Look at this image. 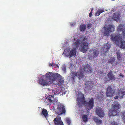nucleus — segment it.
<instances>
[{"instance_id": "nucleus-1", "label": "nucleus", "mask_w": 125, "mask_h": 125, "mask_svg": "<svg viewBox=\"0 0 125 125\" xmlns=\"http://www.w3.org/2000/svg\"><path fill=\"white\" fill-rule=\"evenodd\" d=\"M81 97L77 98V100L79 107L83 106L84 105L86 109L87 110H91L94 105V99L93 98H88V100L85 101L84 99V95L81 93H79Z\"/></svg>"}, {"instance_id": "nucleus-2", "label": "nucleus", "mask_w": 125, "mask_h": 125, "mask_svg": "<svg viewBox=\"0 0 125 125\" xmlns=\"http://www.w3.org/2000/svg\"><path fill=\"white\" fill-rule=\"evenodd\" d=\"M112 40L117 45H120V48H125V41H122V36L120 34H113L111 35Z\"/></svg>"}, {"instance_id": "nucleus-3", "label": "nucleus", "mask_w": 125, "mask_h": 125, "mask_svg": "<svg viewBox=\"0 0 125 125\" xmlns=\"http://www.w3.org/2000/svg\"><path fill=\"white\" fill-rule=\"evenodd\" d=\"M87 38L84 37L82 42V43L79 48L80 50L83 53L85 52L88 48L89 44L87 42Z\"/></svg>"}, {"instance_id": "nucleus-4", "label": "nucleus", "mask_w": 125, "mask_h": 125, "mask_svg": "<svg viewBox=\"0 0 125 125\" xmlns=\"http://www.w3.org/2000/svg\"><path fill=\"white\" fill-rule=\"evenodd\" d=\"M71 76L72 79L74 80L76 77H77L80 80H83L84 77V74L83 71L80 70L77 72H74L72 73Z\"/></svg>"}, {"instance_id": "nucleus-5", "label": "nucleus", "mask_w": 125, "mask_h": 125, "mask_svg": "<svg viewBox=\"0 0 125 125\" xmlns=\"http://www.w3.org/2000/svg\"><path fill=\"white\" fill-rule=\"evenodd\" d=\"M98 50L94 48L90 51V53L88 55L89 58L90 60H92L94 58L97 57L99 54Z\"/></svg>"}, {"instance_id": "nucleus-6", "label": "nucleus", "mask_w": 125, "mask_h": 125, "mask_svg": "<svg viewBox=\"0 0 125 125\" xmlns=\"http://www.w3.org/2000/svg\"><path fill=\"white\" fill-rule=\"evenodd\" d=\"M114 28L112 25H108L104 26V35L106 36H109L110 32H113L114 31Z\"/></svg>"}, {"instance_id": "nucleus-7", "label": "nucleus", "mask_w": 125, "mask_h": 125, "mask_svg": "<svg viewBox=\"0 0 125 125\" xmlns=\"http://www.w3.org/2000/svg\"><path fill=\"white\" fill-rule=\"evenodd\" d=\"M57 113L59 115L65 113L66 112L64 106L62 104L59 103L57 106Z\"/></svg>"}, {"instance_id": "nucleus-8", "label": "nucleus", "mask_w": 125, "mask_h": 125, "mask_svg": "<svg viewBox=\"0 0 125 125\" xmlns=\"http://www.w3.org/2000/svg\"><path fill=\"white\" fill-rule=\"evenodd\" d=\"M120 17V12L118 11L113 14L112 19L117 22H119Z\"/></svg>"}, {"instance_id": "nucleus-9", "label": "nucleus", "mask_w": 125, "mask_h": 125, "mask_svg": "<svg viewBox=\"0 0 125 125\" xmlns=\"http://www.w3.org/2000/svg\"><path fill=\"white\" fill-rule=\"evenodd\" d=\"M114 90L111 88L110 85L108 86L107 89L106 95L108 97H112L114 94Z\"/></svg>"}, {"instance_id": "nucleus-10", "label": "nucleus", "mask_w": 125, "mask_h": 125, "mask_svg": "<svg viewBox=\"0 0 125 125\" xmlns=\"http://www.w3.org/2000/svg\"><path fill=\"white\" fill-rule=\"evenodd\" d=\"M45 77V76L44 75L40 78L39 80V83L43 86L49 85V82L44 78Z\"/></svg>"}, {"instance_id": "nucleus-11", "label": "nucleus", "mask_w": 125, "mask_h": 125, "mask_svg": "<svg viewBox=\"0 0 125 125\" xmlns=\"http://www.w3.org/2000/svg\"><path fill=\"white\" fill-rule=\"evenodd\" d=\"M95 112L96 114L100 117H104V113L102 109L99 107H97L96 108Z\"/></svg>"}, {"instance_id": "nucleus-12", "label": "nucleus", "mask_w": 125, "mask_h": 125, "mask_svg": "<svg viewBox=\"0 0 125 125\" xmlns=\"http://www.w3.org/2000/svg\"><path fill=\"white\" fill-rule=\"evenodd\" d=\"M92 81H86L84 83L85 87L87 89L89 90L94 86V84Z\"/></svg>"}, {"instance_id": "nucleus-13", "label": "nucleus", "mask_w": 125, "mask_h": 125, "mask_svg": "<svg viewBox=\"0 0 125 125\" xmlns=\"http://www.w3.org/2000/svg\"><path fill=\"white\" fill-rule=\"evenodd\" d=\"M110 46L108 43L105 44L104 47L102 48L101 53L105 54L106 52H108V50L110 49Z\"/></svg>"}, {"instance_id": "nucleus-14", "label": "nucleus", "mask_w": 125, "mask_h": 125, "mask_svg": "<svg viewBox=\"0 0 125 125\" xmlns=\"http://www.w3.org/2000/svg\"><path fill=\"white\" fill-rule=\"evenodd\" d=\"M112 109L117 112L118 110L120 108L121 106L119 103L117 102L114 101L112 104Z\"/></svg>"}, {"instance_id": "nucleus-15", "label": "nucleus", "mask_w": 125, "mask_h": 125, "mask_svg": "<svg viewBox=\"0 0 125 125\" xmlns=\"http://www.w3.org/2000/svg\"><path fill=\"white\" fill-rule=\"evenodd\" d=\"M55 73H52L51 72H48L44 75L45 77L50 80L52 81H54Z\"/></svg>"}, {"instance_id": "nucleus-16", "label": "nucleus", "mask_w": 125, "mask_h": 125, "mask_svg": "<svg viewBox=\"0 0 125 125\" xmlns=\"http://www.w3.org/2000/svg\"><path fill=\"white\" fill-rule=\"evenodd\" d=\"M108 63L112 64V66H115L119 64L118 61H115L114 57H111L108 61Z\"/></svg>"}, {"instance_id": "nucleus-17", "label": "nucleus", "mask_w": 125, "mask_h": 125, "mask_svg": "<svg viewBox=\"0 0 125 125\" xmlns=\"http://www.w3.org/2000/svg\"><path fill=\"white\" fill-rule=\"evenodd\" d=\"M54 121L55 125H63V123L61 121V118L60 117L55 118Z\"/></svg>"}, {"instance_id": "nucleus-18", "label": "nucleus", "mask_w": 125, "mask_h": 125, "mask_svg": "<svg viewBox=\"0 0 125 125\" xmlns=\"http://www.w3.org/2000/svg\"><path fill=\"white\" fill-rule=\"evenodd\" d=\"M83 68L84 70L87 73H90L92 72V69L89 64L85 65L83 67Z\"/></svg>"}, {"instance_id": "nucleus-19", "label": "nucleus", "mask_w": 125, "mask_h": 125, "mask_svg": "<svg viewBox=\"0 0 125 125\" xmlns=\"http://www.w3.org/2000/svg\"><path fill=\"white\" fill-rule=\"evenodd\" d=\"M124 25L120 24L118 27L117 30L119 31H122V34L124 38H125V29L124 28Z\"/></svg>"}, {"instance_id": "nucleus-20", "label": "nucleus", "mask_w": 125, "mask_h": 125, "mask_svg": "<svg viewBox=\"0 0 125 125\" xmlns=\"http://www.w3.org/2000/svg\"><path fill=\"white\" fill-rule=\"evenodd\" d=\"M117 94L119 98H122L125 94V92L122 89H120L118 92Z\"/></svg>"}, {"instance_id": "nucleus-21", "label": "nucleus", "mask_w": 125, "mask_h": 125, "mask_svg": "<svg viewBox=\"0 0 125 125\" xmlns=\"http://www.w3.org/2000/svg\"><path fill=\"white\" fill-rule=\"evenodd\" d=\"M117 114V112L113 109L109 110L108 113V115L110 117L111 116H116Z\"/></svg>"}, {"instance_id": "nucleus-22", "label": "nucleus", "mask_w": 125, "mask_h": 125, "mask_svg": "<svg viewBox=\"0 0 125 125\" xmlns=\"http://www.w3.org/2000/svg\"><path fill=\"white\" fill-rule=\"evenodd\" d=\"M117 56L118 60V62L119 64L120 62H122V54L121 53L120 51L119 50L116 53Z\"/></svg>"}, {"instance_id": "nucleus-23", "label": "nucleus", "mask_w": 125, "mask_h": 125, "mask_svg": "<svg viewBox=\"0 0 125 125\" xmlns=\"http://www.w3.org/2000/svg\"><path fill=\"white\" fill-rule=\"evenodd\" d=\"M109 80H114L116 78L115 75L112 74V72H109L107 74Z\"/></svg>"}, {"instance_id": "nucleus-24", "label": "nucleus", "mask_w": 125, "mask_h": 125, "mask_svg": "<svg viewBox=\"0 0 125 125\" xmlns=\"http://www.w3.org/2000/svg\"><path fill=\"white\" fill-rule=\"evenodd\" d=\"M41 115H43L46 118L48 115V112L47 110L43 108L42 109L41 113Z\"/></svg>"}, {"instance_id": "nucleus-25", "label": "nucleus", "mask_w": 125, "mask_h": 125, "mask_svg": "<svg viewBox=\"0 0 125 125\" xmlns=\"http://www.w3.org/2000/svg\"><path fill=\"white\" fill-rule=\"evenodd\" d=\"M76 54V51L75 49L71 50L70 52L69 56L70 57L72 56H75Z\"/></svg>"}, {"instance_id": "nucleus-26", "label": "nucleus", "mask_w": 125, "mask_h": 125, "mask_svg": "<svg viewBox=\"0 0 125 125\" xmlns=\"http://www.w3.org/2000/svg\"><path fill=\"white\" fill-rule=\"evenodd\" d=\"M86 28V25L84 24L80 25L79 27V29L81 32L84 31L85 30Z\"/></svg>"}, {"instance_id": "nucleus-27", "label": "nucleus", "mask_w": 125, "mask_h": 125, "mask_svg": "<svg viewBox=\"0 0 125 125\" xmlns=\"http://www.w3.org/2000/svg\"><path fill=\"white\" fill-rule=\"evenodd\" d=\"M104 11V10L102 9H98L95 14V16H99L100 14Z\"/></svg>"}, {"instance_id": "nucleus-28", "label": "nucleus", "mask_w": 125, "mask_h": 125, "mask_svg": "<svg viewBox=\"0 0 125 125\" xmlns=\"http://www.w3.org/2000/svg\"><path fill=\"white\" fill-rule=\"evenodd\" d=\"M94 120L96 123L99 124H101L102 123V120L98 119V118L97 117L94 118Z\"/></svg>"}, {"instance_id": "nucleus-29", "label": "nucleus", "mask_w": 125, "mask_h": 125, "mask_svg": "<svg viewBox=\"0 0 125 125\" xmlns=\"http://www.w3.org/2000/svg\"><path fill=\"white\" fill-rule=\"evenodd\" d=\"M82 118L84 122H86L88 120V116L87 115H83L82 116Z\"/></svg>"}, {"instance_id": "nucleus-30", "label": "nucleus", "mask_w": 125, "mask_h": 125, "mask_svg": "<svg viewBox=\"0 0 125 125\" xmlns=\"http://www.w3.org/2000/svg\"><path fill=\"white\" fill-rule=\"evenodd\" d=\"M47 99L49 101L52 102L54 100V97L53 96L49 95L47 97Z\"/></svg>"}, {"instance_id": "nucleus-31", "label": "nucleus", "mask_w": 125, "mask_h": 125, "mask_svg": "<svg viewBox=\"0 0 125 125\" xmlns=\"http://www.w3.org/2000/svg\"><path fill=\"white\" fill-rule=\"evenodd\" d=\"M80 44V40L79 39H77L76 41L74 43L75 45L76 48H78L79 47Z\"/></svg>"}, {"instance_id": "nucleus-32", "label": "nucleus", "mask_w": 125, "mask_h": 125, "mask_svg": "<svg viewBox=\"0 0 125 125\" xmlns=\"http://www.w3.org/2000/svg\"><path fill=\"white\" fill-rule=\"evenodd\" d=\"M54 76V81H55L56 79L60 78L61 77V76L60 75L56 73H55V75Z\"/></svg>"}, {"instance_id": "nucleus-33", "label": "nucleus", "mask_w": 125, "mask_h": 125, "mask_svg": "<svg viewBox=\"0 0 125 125\" xmlns=\"http://www.w3.org/2000/svg\"><path fill=\"white\" fill-rule=\"evenodd\" d=\"M66 121L68 125H71V121L70 119L68 118H66Z\"/></svg>"}, {"instance_id": "nucleus-34", "label": "nucleus", "mask_w": 125, "mask_h": 125, "mask_svg": "<svg viewBox=\"0 0 125 125\" xmlns=\"http://www.w3.org/2000/svg\"><path fill=\"white\" fill-rule=\"evenodd\" d=\"M59 82L60 84L63 83L64 82V80L63 79L59 78Z\"/></svg>"}, {"instance_id": "nucleus-35", "label": "nucleus", "mask_w": 125, "mask_h": 125, "mask_svg": "<svg viewBox=\"0 0 125 125\" xmlns=\"http://www.w3.org/2000/svg\"><path fill=\"white\" fill-rule=\"evenodd\" d=\"M122 115L123 116L122 119L125 124V111L124 112L122 113Z\"/></svg>"}, {"instance_id": "nucleus-36", "label": "nucleus", "mask_w": 125, "mask_h": 125, "mask_svg": "<svg viewBox=\"0 0 125 125\" xmlns=\"http://www.w3.org/2000/svg\"><path fill=\"white\" fill-rule=\"evenodd\" d=\"M66 67L65 65H63L62 67V69L63 71H64L65 72L66 69Z\"/></svg>"}, {"instance_id": "nucleus-37", "label": "nucleus", "mask_w": 125, "mask_h": 125, "mask_svg": "<svg viewBox=\"0 0 125 125\" xmlns=\"http://www.w3.org/2000/svg\"><path fill=\"white\" fill-rule=\"evenodd\" d=\"M92 26V24L91 23L88 24L87 26L88 28L89 29H90L91 27Z\"/></svg>"}, {"instance_id": "nucleus-38", "label": "nucleus", "mask_w": 125, "mask_h": 125, "mask_svg": "<svg viewBox=\"0 0 125 125\" xmlns=\"http://www.w3.org/2000/svg\"><path fill=\"white\" fill-rule=\"evenodd\" d=\"M75 25V23H72L71 24V25L72 26H74Z\"/></svg>"}, {"instance_id": "nucleus-39", "label": "nucleus", "mask_w": 125, "mask_h": 125, "mask_svg": "<svg viewBox=\"0 0 125 125\" xmlns=\"http://www.w3.org/2000/svg\"><path fill=\"white\" fill-rule=\"evenodd\" d=\"M92 12L91 11V12H90V13H89V17H91V16L92 14Z\"/></svg>"}, {"instance_id": "nucleus-40", "label": "nucleus", "mask_w": 125, "mask_h": 125, "mask_svg": "<svg viewBox=\"0 0 125 125\" xmlns=\"http://www.w3.org/2000/svg\"><path fill=\"white\" fill-rule=\"evenodd\" d=\"M118 97L119 98L118 96H118H115L114 97V99H117L118 98Z\"/></svg>"}, {"instance_id": "nucleus-41", "label": "nucleus", "mask_w": 125, "mask_h": 125, "mask_svg": "<svg viewBox=\"0 0 125 125\" xmlns=\"http://www.w3.org/2000/svg\"><path fill=\"white\" fill-rule=\"evenodd\" d=\"M119 75L121 77H123L124 76V75H123L122 73H120L119 74Z\"/></svg>"}, {"instance_id": "nucleus-42", "label": "nucleus", "mask_w": 125, "mask_h": 125, "mask_svg": "<svg viewBox=\"0 0 125 125\" xmlns=\"http://www.w3.org/2000/svg\"><path fill=\"white\" fill-rule=\"evenodd\" d=\"M112 125H118L116 123L113 124Z\"/></svg>"}, {"instance_id": "nucleus-43", "label": "nucleus", "mask_w": 125, "mask_h": 125, "mask_svg": "<svg viewBox=\"0 0 125 125\" xmlns=\"http://www.w3.org/2000/svg\"><path fill=\"white\" fill-rule=\"evenodd\" d=\"M49 66H52V65L51 63H50L49 64Z\"/></svg>"}, {"instance_id": "nucleus-44", "label": "nucleus", "mask_w": 125, "mask_h": 125, "mask_svg": "<svg viewBox=\"0 0 125 125\" xmlns=\"http://www.w3.org/2000/svg\"><path fill=\"white\" fill-rule=\"evenodd\" d=\"M93 10V8H91V11L92 12Z\"/></svg>"}]
</instances>
